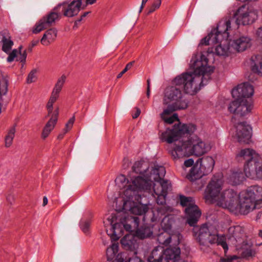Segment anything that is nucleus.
<instances>
[{"label":"nucleus","mask_w":262,"mask_h":262,"mask_svg":"<svg viewBox=\"0 0 262 262\" xmlns=\"http://www.w3.org/2000/svg\"><path fill=\"white\" fill-rule=\"evenodd\" d=\"M208 62L207 58L203 54L199 57L193 56L190 60V67L193 72L183 73L174 79V85L167 87L164 91L163 104L177 103L178 105H182L184 103L187 108L188 102L183 99L182 89L185 93L193 95L201 86L207 83L214 70L212 67L208 66Z\"/></svg>","instance_id":"f257e3e1"},{"label":"nucleus","mask_w":262,"mask_h":262,"mask_svg":"<svg viewBox=\"0 0 262 262\" xmlns=\"http://www.w3.org/2000/svg\"><path fill=\"white\" fill-rule=\"evenodd\" d=\"M174 125L173 129H168L162 133L160 137L163 141L168 143L176 142V146L171 151L174 160L191 155L199 157L209 150V147L198 137L189 138L196 129L194 125Z\"/></svg>","instance_id":"f03ea898"},{"label":"nucleus","mask_w":262,"mask_h":262,"mask_svg":"<svg viewBox=\"0 0 262 262\" xmlns=\"http://www.w3.org/2000/svg\"><path fill=\"white\" fill-rule=\"evenodd\" d=\"M148 169V163L144 160L135 162L132 170L136 174L130 176V181L125 190L126 195H130L132 192L137 193L138 190H151L153 171L152 169L149 175L147 172Z\"/></svg>","instance_id":"7ed1b4c3"},{"label":"nucleus","mask_w":262,"mask_h":262,"mask_svg":"<svg viewBox=\"0 0 262 262\" xmlns=\"http://www.w3.org/2000/svg\"><path fill=\"white\" fill-rule=\"evenodd\" d=\"M238 161H245L244 170L246 176L250 179H262V159L250 148L242 149L236 155Z\"/></svg>","instance_id":"20e7f679"},{"label":"nucleus","mask_w":262,"mask_h":262,"mask_svg":"<svg viewBox=\"0 0 262 262\" xmlns=\"http://www.w3.org/2000/svg\"><path fill=\"white\" fill-rule=\"evenodd\" d=\"M144 190H138L137 193L132 192L130 195H126L125 190L123 192V209L125 211H128L130 214L135 215H142L148 210L146 205L140 203L141 200V193ZM149 192V191H146Z\"/></svg>","instance_id":"39448f33"},{"label":"nucleus","mask_w":262,"mask_h":262,"mask_svg":"<svg viewBox=\"0 0 262 262\" xmlns=\"http://www.w3.org/2000/svg\"><path fill=\"white\" fill-rule=\"evenodd\" d=\"M117 220L116 216L111 215V219L108 218V221L111 226V229L113 230V234L115 235L121 236L122 235V227L126 231L132 232L136 230L139 227L140 219L138 216H133L129 214H124L120 219V222L114 223Z\"/></svg>","instance_id":"423d86ee"},{"label":"nucleus","mask_w":262,"mask_h":262,"mask_svg":"<svg viewBox=\"0 0 262 262\" xmlns=\"http://www.w3.org/2000/svg\"><path fill=\"white\" fill-rule=\"evenodd\" d=\"M214 163V159L211 157L207 156L199 159L190 169L186 178L192 182L200 179L212 171Z\"/></svg>","instance_id":"0eeeda50"},{"label":"nucleus","mask_w":262,"mask_h":262,"mask_svg":"<svg viewBox=\"0 0 262 262\" xmlns=\"http://www.w3.org/2000/svg\"><path fill=\"white\" fill-rule=\"evenodd\" d=\"M152 171L151 184L153 181L156 182L154 183L153 185L154 195H159L163 193L167 194L168 191L171 188V185L168 181L163 179L166 173L164 167L156 165L152 169Z\"/></svg>","instance_id":"6e6552de"},{"label":"nucleus","mask_w":262,"mask_h":262,"mask_svg":"<svg viewBox=\"0 0 262 262\" xmlns=\"http://www.w3.org/2000/svg\"><path fill=\"white\" fill-rule=\"evenodd\" d=\"M196 224L192 226L193 227V235L201 246L208 247L210 244H213L217 242V236L215 233L211 231L210 227L205 224L200 227L196 226Z\"/></svg>","instance_id":"1a4fd4ad"},{"label":"nucleus","mask_w":262,"mask_h":262,"mask_svg":"<svg viewBox=\"0 0 262 262\" xmlns=\"http://www.w3.org/2000/svg\"><path fill=\"white\" fill-rule=\"evenodd\" d=\"M180 204L186 207L185 211L187 216V223L189 226H194L197 224L201 215V210L194 203L191 197L181 196Z\"/></svg>","instance_id":"9d476101"},{"label":"nucleus","mask_w":262,"mask_h":262,"mask_svg":"<svg viewBox=\"0 0 262 262\" xmlns=\"http://www.w3.org/2000/svg\"><path fill=\"white\" fill-rule=\"evenodd\" d=\"M257 16L255 11L250 10L247 5H243L233 12L231 18H234L235 27H238L240 25L245 26L252 24Z\"/></svg>","instance_id":"9b49d317"},{"label":"nucleus","mask_w":262,"mask_h":262,"mask_svg":"<svg viewBox=\"0 0 262 262\" xmlns=\"http://www.w3.org/2000/svg\"><path fill=\"white\" fill-rule=\"evenodd\" d=\"M60 9L61 5H57L48 14L43 16L35 25L33 30V33L37 34L52 26L56 21H58L60 19L62 14Z\"/></svg>","instance_id":"f8f14e48"},{"label":"nucleus","mask_w":262,"mask_h":262,"mask_svg":"<svg viewBox=\"0 0 262 262\" xmlns=\"http://www.w3.org/2000/svg\"><path fill=\"white\" fill-rule=\"evenodd\" d=\"M239 196V194L233 189H226L221 193L217 205L224 208L228 209L231 212H234L237 206Z\"/></svg>","instance_id":"ddd939ff"},{"label":"nucleus","mask_w":262,"mask_h":262,"mask_svg":"<svg viewBox=\"0 0 262 262\" xmlns=\"http://www.w3.org/2000/svg\"><path fill=\"white\" fill-rule=\"evenodd\" d=\"M222 180L214 176L207 185L205 191L204 198L206 202L210 203L217 202L220 197Z\"/></svg>","instance_id":"4468645a"},{"label":"nucleus","mask_w":262,"mask_h":262,"mask_svg":"<svg viewBox=\"0 0 262 262\" xmlns=\"http://www.w3.org/2000/svg\"><path fill=\"white\" fill-rule=\"evenodd\" d=\"M260 207V205H258L251 198L248 196L245 191H243L239 194L237 206L234 212H238L243 214H247L253 210Z\"/></svg>","instance_id":"2eb2a0df"},{"label":"nucleus","mask_w":262,"mask_h":262,"mask_svg":"<svg viewBox=\"0 0 262 262\" xmlns=\"http://www.w3.org/2000/svg\"><path fill=\"white\" fill-rule=\"evenodd\" d=\"M235 100L232 101L229 105L228 111L235 115L244 116L250 113L252 109V102L246 99H239L235 98Z\"/></svg>","instance_id":"dca6fc26"},{"label":"nucleus","mask_w":262,"mask_h":262,"mask_svg":"<svg viewBox=\"0 0 262 262\" xmlns=\"http://www.w3.org/2000/svg\"><path fill=\"white\" fill-rule=\"evenodd\" d=\"M233 21L234 18H231V16L226 17L219 22L216 28L212 30V33L219 36L217 39L219 41L221 39H225V41L228 39L229 35L228 31L231 28V23Z\"/></svg>","instance_id":"f3484780"},{"label":"nucleus","mask_w":262,"mask_h":262,"mask_svg":"<svg viewBox=\"0 0 262 262\" xmlns=\"http://www.w3.org/2000/svg\"><path fill=\"white\" fill-rule=\"evenodd\" d=\"M58 5H61L60 11L64 16L71 17L78 14L82 3L81 0H73L70 3L65 2Z\"/></svg>","instance_id":"a211bd4d"},{"label":"nucleus","mask_w":262,"mask_h":262,"mask_svg":"<svg viewBox=\"0 0 262 262\" xmlns=\"http://www.w3.org/2000/svg\"><path fill=\"white\" fill-rule=\"evenodd\" d=\"M236 137L240 143H247L250 139L252 128L245 121L239 122L236 125Z\"/></svg>","instance_id":"6ab92c4d"},{"label":"nucleus","mask_w":262,"mask_h":262,"mask_svg":"<svg viewBox=\"0 0 262 262\" xmlns=\"http://www.w3.org/2000/svg\"><path fill=\"white\" fill-rule=\"evenodd\" d=\"M254 89L252 85L248 82H245L238 84L237 88L232 90L231 94L233 98H239V99L249 98L253 95Z\"/></svg>","instance_id":"aec40b11"},{"label":"nucleus","mask_w":262,"mask_h":262,"mask_svg":"<svg viewBox=\"0 0 262 262\" xmlns=\"http://www.w3.org/2000/svg\"><path fill=\"white\" fill-rule=\"evenodd\" d=\"M231 47L237 52H243L251 46V40L248 37L242 36L236 39L231 41Z\"/></svg>","instance_id":"412c9836"},{"label":"nucleus","mask_w":262,"mask_h":262,"mask_svg":"<svg viewBox=\"0 0 262 262\" xmlns=\"http://www.w3.org/2000/svg\"><path fill=\"white\" fill-rule=\"evenodd\" d=\"M59 114L58 108H57L52 115L50 120L46 123L42 129L41 133V138L43 139L47 138L51 131L54 129L55 124L57 123L58 116Z\"/></svg>","instance_id":"4be33fe9"},{"label":"nucleus","mask_w":262,"mask_h":262,"mask_svg":"<svg viewBox=\"0 0 262 262\" xmlns=\"http://www.w3.org/2000/svg\"><path fill=\"white\" fill-rule=\"evenodd\" d=\"M220 43L215 48V53L219 56H228L229 52H232L231 47V42L227 41L225 39H221L219 42Z\"/></svg>","instance_id":"5701e85b"},{"label":"nucleus","mask_w":262,"mask_h":262,"mask_svg":"<svg viewBox=\"0 0 262 262\" xmlns=\"http://www.w3.org/2000/svg\"><path fill=\"white\" fill-rule=\"evenodd\" d=\"M248 196L251 198L258 205L262 203V187L258 186H252L245 191Z\"/></svg>","instance_id":"b1692460"},{"label":"nucleus","mask_w":262,"mask_h":262,"mask_svg":"<svg viewBox=\"0 0 262 262\" xmlns=\"http://www.w3.org/2000/svg\"><path fill=\"white\" fill-rule=\"evenodd\" d=\"M147 260L148 262H167L164 257L163 247L158 246L155 248Z\"/></svg>","instance_id":"393cba45"},{"label":"nucleus","mask_w":262,"mask_h":262,"mask_svg":"<svg viewBox=\"0 0 262 262\" xmlns=\"http://www.w3.org/2000/svg\"><path fill=\"white\" fill-rule=\"evenodd\" d=\"M66 76L62 75L58 79L56 83L55 84L53 91L51 93V95L49 99V101L53 103H54L57 100L59 96V93L61 92L63 85L66 80Z\"/></svg>","instance_id":"a878e982"},{"label":"nucleus","mask_w":262,"mask_h":262,"mask_svg":"<svg viewBox=\"0 0 262 262\" xmlns=\"http://www.w3.org/2000/svg\"><path fill=\"white\" fill-rule=\"evenodd\" d=\"M8 75L4 73L0 72V113L2 110L3 97L7 94L8 91Z\"/></svg>","instance_id":"bb28decb"},{"label":"nucleus","mask_w":262,"mask_h":262,"mask_svg":"<svg viewBox=\"0 0 262 262\" xmlns=\"http://www.w3.org/2000/svg\"><path fill=\"white\" fill-rule=\"evenodd\" d=\"M250 68L254 73L262 76V55H254L251 57Z\"/></svg>","instance_id":"cd10ccee"},{"label":"nucleus","mask_w":262,"mask_h":262,"mask_svg":"<svg viewBox=\"0 0 262 262\" xmlns=\"http://www.w3.org/2000/svg\"><path fill=\"white\" fill-rule=\"evenodd\" d=\"M121 244L124 249L133 250L135 248L136 242L133 234H127L121 239Z\"/></svg>","instance_id":"c85d7f7f"},{"label":"nucleus","mask_w":262,"mask_h":262,"mask_svg":"<svg viewBox=\"0 0 262 262\" xmlns=\"http://www.w3.org/2000/svg\"><path fill=\"white\" fill-rule=\"evenodd\" d=\"M57 32V30L55 28H51L48 30L41 39V43L44 46H48L56 38Z\"/></svg>","instance_id":"c756f323"},{"label":"nucleus","mask_w":262,"mask_h":262,"mask_svg":"<svg viewBox=\"0 0 262 262\" xmlns=\"http://www.w3.org/2000/svg\"><path fill=\"white\" fill-rule=\"evenodd\" d=\"M152 234V231L151 228L146 225H144L139 228H137L136 229V235L141 239L149 237Z\"/></svg>","instance_id":"7c9ffc66"},{"label":"nucleus","mask_w":262,"mask_h":262,"mask_svg":"<svg viewBox=\"0 0 262 262\" xmlns=\"http://www.w3.org/2000/svg\"><path fill=\"white\" fill-rule=\"evenodd\" d=\"M178 104H172L169 103L168 104L167 107L164 110L163 113L161 114V118H164V117H166V115H170L173 112L178 110H184L185 109V104L182 103V105H178Z\"/></svg>","instance_id":"2f4dec72"},{"label":"nucleus","mask_w":262,"mask_h":262,"mask_svg":"<svg viewBox=\"0 0 262 262\" xmlns=\"http://www.w3.org/2000/svg\"><path fill=\"white\" fill-rule=\"evenodd\" d=\"M171 238L172 236L166 230L160 233L157 236V241L159 243L165 246H168L170 244Z\"/></svg>","instance_id":"473e14b6"},{"label":"nucleus","mask_w":262,"mask_h":262,"mask_svg":"<svg viewBox=\"0 0 262 262\" xmlns=\"http://www.w3.org/2000/svg\"><path fill=\"white\" fill-rule=\"evenodd\" d=\"M244 179V174L241 171L233 172L230 176L229 180V182L232 185L239 184Z\"/></svg>","instance_id":"72a5a7b5"},{"label":"nucleus","mask_w":262,"mask_h":262,"mask_svg":"<svg viewBox=\"0 0 262 262\" xmlns=\"http://www.w3.org/2000/svg\"><path fill=\"white\" fill-rule=\"evenodd\" d=\"M219 36L215 35L211 31V32L208 35V36L203 38L200 42V45H213L217 43L219 41L217 40Z\"/></svg>","instance_id":"f704fd0d"},{"label":"nucleus","mask_w":262,"mask_h":262,"mask_svg":"<svg viewBox=\"0 0 262 262\" xmlns=\"http://www.w3.org/2000/svg\"><path fill=\"white\" fill-rule=\"evenodd\" d=\"M174 223V220L173 216L170 215H166L161 222L162 228L164 230L168 231V230L171 229Z\"/></svg>","instance_id":"c9c22d12"},{"label":"nucleus","mask_w":262,"mask_h":262,"mask_svg":"<svg viewBox=\"0 0 262 262\" xmlns=\"http://www.w3.org/2000/svg\"><path fill=\"white\" fill-rule=\"evenodd\" d=\"M16 132V125L11 126L8 130L7 135L5 137V146L7 147H10L13 142V139Z\"/></svg>","instance_id":"e433bc0d"},{"label":"nucleus","mask_w":262,"mask_h":262,"mask_svg":"<svg viewBox=\"0 0 262 262\" xmlns=\"http://www.w3.org/2000/svg\"><path fill=\"white\" fill-rule=\"evenodd\" d=\"M130 181V179L129 180L127 179L126 177L123 174L119 176L115 180V182L117 184H120V187H125L126 186V188L124 191L127 188Z\"/></svg>","instance_id":"4c0bfd02"},{"label":"nucleus","mask_w":262,"mask_h":262,"mask_svg":"<svg viewBox=\"0 0 262 262\" xmlns=\"http://www.w3.org/2000/svg\"><path fill=\"white\" fill-rule=\"evenodd\" d=\"M162 120H163L164 121V122L167 124H172L175 121H178V123L177 124H175L172 128L171 129H169V128H167L166 131L168 129H169V130H172L173 129V127L174 126V125H178L179 124H180V126H182V124H181V123L179 122V118H178V116L177 114H173L171 117H164V118H162ZM184 124H183V125Z\"/></svg>","instance_id":"58836bf2"},{"label":"nucleus","mask_w":262,"mask_h":262,"mask_svg":"<svg viewBox=\"0 0 262 262\" xmlns=\"http://www.w3.org/2000/svg\"><path fill=\"white\" fill-rule=\"evenodd\" d=\"M118 244H113L110 247L107 249L106 254L110 256H115L118 251Z\"/></svg>","instance_id":"ea45409f"},{"label":"nucleus","mask_w":262,"mask_h":262,"mask_svg":"<svg viewBox=\"0 0 262 262\" xmlns=\"http://www.w3.org/2000/svg\"><path fill=\"white\" fill-rule=\"evenodd\" d=\"M172 211V208L169 206L162 205L158 208V212L161 215H169V212Z\"/></svg>","instance_id":"a19ab883"},{"label":"nucleus","mask_w":262,"mask_h":262,"mask_svg":"<svg viewBox=\"0 0 262 262\" xmlns=\"http://www.w3.org/2000/svg\"><path fill=\"white\" fill-rule=\"evenodd\" d=\"M13 45V41L10 39V38H9L6 41H4L3 42V47H2V50L5 52L7 53L9 52L11 49L12 46Z\"/></svg>","instance_id":"79ce46f5"},{"label":"nucleus","mask_w":262,"mask_h":262,"mask_svg":"<svg viewBox=\"0 0 262 262\" xmlns=\"http://www.w3.org/2000/svg\"><path fill=\"white\" fill-rule=\"evenodd\" d=\"M10 38V33L8 30H4L0 32V42H4Z\"/></svg>","instance_id":"37998d69"},{"label":"nucleus","mask_w":262,"mask_h":262,"mask_svg":"<svg viewBox=\"0 0 262 262\" xmlns=\"http://www.w3.org/2000/svg\"><path fill=\"white\" fill-rule=\"evenodd\" d=\"M156 199V201L158 204L163 205L165 203V198L167 194L164 193L159 195L152 194Z\"/></svg>","instance_id":"c03bdc74"},{"label":"nucleus","mask_w":262,"mask_h":262,"mask_svg":"<svg viewBox=\"0 0 262 262\" xmlns=\"http://www.w3.org/2000/svg\"><path fill=\"white\" fill-rule=\"evenodd\" d=\"M36 73V71L33 70L29 74L27 78V82L28 83H31L36 81L37 79Z\"/></svg>","instance_id":"a18cd8bd"},{"label":"nucleus","mask_w":262,"mask_h":262,"mask_svg":"<svg viewBox=\"0 0 262 262\" xmlns=\"http://www.w3.org/2000/svg\"><path fill=\"white\" fill-rule=\"evenodd\" d=\"M22 48L21 46H20L19 47V55L18 56L17 58V61H19L21 62L25 63L26 61V59L27 57V53L26 51L25 50L23 52L21 51V49Z\"/></svg>","instance_id":"49530a36"},{"label":"nucleus","mask_w":262,"mask_h":262,"mask_svg":"<svg viewBox=\"0 0 262 262\" xmlns=\"http://www.w3.org/2000/svg\"><path fill=\"white\" fill-rule=\"evenodd\" d=\"M91 222L90 221H85L81 223V229L85 233L89 232V229L90 227Z\"/></svg>","instance_id":"de8ad7c7"},{"label":"nucleus","mask_w":262,"mask_h":262,"mask_svg":"<svg viewBox=\"0 0 262 262\" xmlns=\"http://www.w3.org/2000/svg\"><path fill=\"white\" fill-rule=\"evenodd\" d=\"M75 121V117L73 116L71 118L69 119L68 122L66 123V126H65V132H68L69 130H70L73 126V123Z\"/></svg>","instance_id":"09e8293b"},{"label":"nucleus","mask_w":262,"mask_h":262,"mask_svg":"<svg viewBox=\"0 0 262 262\" xmlns=\"http://www.w3.org/2000/svg\"><path fill=\"white\" fill-rule=\"evenodd\" d=\"M54 103L50 102L49 100L47 103V109L48 110V116H51L53 114V113L54 112V111H53V105Z\"/></svg>","instance_id":"8fccbe9b"},{"label":"nucleus","mask_w":262,"mask_h":262,"mask_svg":"<svg viewBox=\"0 0 262 262\" xmlns=\"http://www.w3.org/2000/svg\"><path fill=\"white\" fill-rule=\"evenodd\" d=\"M242 254L244 257L252 256L254 255V251L251 249H246L243 252Z\"/></svg>","instance_id":"3c124183"},{"label":"nucleus","mask_w":262,"mask_h":262,"mask_svg":"<svg viewBox=\"0 0 262 262\" xmlns=\"http://www.w3.org/2000/svg\"><path fill=\"white\" fill-rule=\"evenodd\" d=\"M193 160L192 159H189L185 161L184 164L186 167H189L192 166L193 165Z\"/></svg>","instance_id":"603ef678"},{"label":"nucleus","mask_w":262,"mask_h":262,"mask_svg":"<svg viewBox=\"0 0 262 262\" xmlns=\"http://www.w3.org/2000/svg\"><path fill=\"white\" fill-rule=\"evenodd\" d=\"M236 256L227 257V258H221L220 259L221 262H232L233 259H235Z\"/></svg>","instance_id":"864d4df0"},{"label":"nucleus","mask_w":262,"mask_h":262,"mask_svg":"<svg viewBox=\"0 0 262 262\" xmlns=\"http://www.w3.org/2000/svg\"><path fill=\"white\" fill-rule=\"evenodd\" d=\"M7 201L10 204H12L14 201V196L13 194H10L7 196Z\"/></svg>","instance_id":"5fc2aeb1"},{"label":"nucleus","mask_w":262,"mask_h":262,"mask_svg":"<svg viewBox=\"0 0 262 262\" xmlns=\"http://www.w3.org/2000/svg\"><path fill=\"white\" fill-rule=\"evenodd\" d=\"M219 244L222 246V247L224 250L225 253H226L228 249V245L226 243V242L223 241L222 242H220Z\"/></svg>","instance_id":"6e6d98bb"},{"label":"nucleus","mask_w":262,"mask_h":262,"mask_svg":"<svg viewBox=\"0 0 262 262\" xmlns=\"http://www.w3.org/2000/svg\"><path fill=\"white\" fill-rule=\"evenodd\" d=\"M129 262H144L140 258H138L137 256H135L134 257L130 258L129 259Z\"/></svg>","instance_id":"4d7b16f0"},{"label":"nucleus","mask_w":262,"mask_h":262,"mask_svg":"<svg viewBox=\"0 0 262 262\" xmlns=\"http://www.w3.org/2000/svg\"><path fill=\"white\" fill-rule=\"evenodd\" d=\"M136 111L135 113L133 114L132 115V117L134 119H136V118H138L141 113V111L139 108L136 107Z\"/></svg>","instance_id":"13d9d810"},{"label":"nucleus","mask_w":262,"mask_h":262,"mask_svg":"<svg viewBox=\"0 0 262 262\" xmlns=\"http://www.w3.org/2000/svg\"><path fill=\"white\" fill-rule=\"evenodd\" d=\"M161 4V0H155L152 4L153 7L156 8H159Z\"/></svg>","instance_id":"bf43d9fd"},{"label":"nucleus","mask_w":262,"mask_h":262,"mask_svg":"<svg viewBox=\"0 0 262 262\" xmlns=\"http://www.w3.org/2000/svg\"><path fill=\"white\" fill-rule=\"evenodd\" d=\"M134 63H135V61H131V62H129V63H128L126 65V66L124 68L125 69V70H126L127 71L128 70L132 68V67L133 66Z\"/></svg>","instance_id":"052dcab7"},{"label":"nucleus","mask_w":262,"mask_h":262,"mask_svg":"<svg viewBox=\"0 0 262 262\" xmlns=\"http://www.w3.org/2000/svg\"><path fill=\"white\" fill-rule=\"evenodd\" d=\"M256 35L258 37L262 39V27H259L256 31Z\"/></svg>","instance_id":"680f3d73"},{"label":"nucleus","mask_w":262,"mask_h":262,"mask_svg":"<svg viewBox=\"0 0 262 262\" xmlns=\"http://www.w3.org/2000/svg\"><path fill=\"white\" fill-rule=\"evenodd\" d=\"M38 41H39L38 40H35L32 41L31 46L29 47V50L30 51H31L32 48L33 47H34V46H36L37 44L38 43Z\"/></svg>","instance_id":"e2e57ef3"},{"label":"nucleus","mask_w":262,"mask_h":262,"mask_svg":"<svg viewBox=\"0 0 262 262\" xmlns=\"http://www.w3.org/2000/svg\"><path fill=\"white\" fill-rule=\"evenodd\" d=\"M67 133V132H65V129L64 128V129H63V130L62 131V132H61V133H60V134H59V135L58 136V139H59V140L62 139L63 138V137H64V135H65Z\"/></svg>","instance_id":"0e129e2a"},{"label":"nucleus","mask_w":262,"mask_h":262,"mask_svg":"<svg viewBox=\"0 0 262 262\" xmlns=\"http://www.w3.org/2000/svg\"><path fill=\"white\" fill-rule=\"evenodd\" d=\"M90 12H84L81 16V18L80 19H78L77 21H76L75 23H77V22H80L82 19L85 17Z\"/></svg>","instance_id":"69168bd1"},{"label":"nucleus","mask_w":262,"mask_h":262,"mask_svg":"<svg viewBox=\"0 0 262 262\" xmlns=\"http://www.w3.org/2000/svg\"><path fill=\"white\" fill-rule=\"evenodd\" d=\"M126 72H127V71H126V70H125V69H124L123 70V71H122V72H120V73L117 75V78L118 79H119V78H121V77L122 76V75H123L124 73H125Z\"/></svg>","instance_id":"338daca9"},{"label":"nucleus","mask_w":262,"mask_h":262,"mask_svg":"<svg viewBox=\"0 0 262 262\" xmlns=\"http://www.w3.org/2000/svg\"><path fill=\"white\" fill-rule=\"evenodd\" d=\"M157 8H155V7H153V5H152L150 8H149L148 14H150L151 13H152L154 12Z\"/></svg>","instance_id":"774afa93"}]
</instances>
